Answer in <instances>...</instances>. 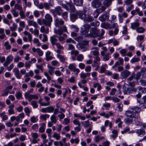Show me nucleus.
<instances>
[{"label":"nucleus","mask_w":146,"mask_h":146,"mask_svg":"<svg viewBox=\"0 0 146 146\" xmlns=\"http://www.w3.org/2000/svg\"><path fill=\"white\" fill-rule=\"evenodd\" d=\"M102 0H93L92 3V6L94 8H97L102 5Z\"/></svg>","instance_id":"20e7f679"},{"label":"nucleus","mask_w":146,"mask_h":146,"mask_svg":"<svg viewBox=\"0 0 146 146\" xmlns=\"http://www.w3.org/2000/svg\"><path fill=\"white\" fill-rule=\"evenodd\" d=\"M68 8L67 10L70 12H74L75 9L74 6L70 3H67Z\"/></svg>","instance_id":"ddd939ff"},{"label":"nucleus","mask_w":146,"mask_h":146,"mask_svg":"<svg viewBox=\"0 0 146 146\" xmlns=\"http://www.w3.org/2000/svg\"><path fill=\"white\" fill-rule=\"evenodd\" d=\"M54 32L55 33L59 35H61L63 34V33L64 32L68 33L67 28L65 26L60 27L58 30L54 29Z\"/></svg>","instance_id":"f257e3e1"},{"label":"nucleus","mask_w":146,"mask_h":146,"mask_svg":"<svg viewBox=\"0 0 146 146\" xmlns=\"http://www.w3.org/2000/svg\"><path fill=\"white\" fill-rule=\"evenodd\" d=\"M133 0H125L124 1L125 4L128 6L131 5Z\"/></svg>","instance_id":"69168bd1"},{"label":"nucleus","mask_w":146,"mask_h":146,"mask_svg":"<svg viewBox=\"0 0 146 146\" xmlns=\"http://www.w3.org/2000/svg\"><path fill=\"white\" fill-rule=\"evenodd\" d=\"M55 9L57 13H58L59 15H60L62 12V10L59 6H58L55 7Z\"/></svg>","instance_id":"c03bdc74"},{"label":"nucleus","mask_w":146,"mask_h":146,"mask_svg":"<svg viewBox=\"0 0 146 146\" xmlns=\"http://www.w3.org/2000/svg\"><path fill=\"white\" fill-rule=\"evenodd\" d=\"M31 104L34 108H36L38 107V105L37 102L35 101H33L31 102Z\"/></svg>","instance_id":"603ef678"},{"label":"nucleus","mask_w":146,"mask_h":146,"mask_svg":"<svg viewBox=\"0 0 146 146\" xmlns=\"http://www.w3.org/2000/svg\"><path fill=\"white\" fill-rule=\"evenodd\" d=\"M124 62L123 59L121 58H119L118 60L115 62L118 66L120 65H123V62Z\"/></svg>","instance_id":"c9c22d12"},{"label":"nucleus","mask_w":146,"mask_h":146,"mask_svg":"<svg viewBox=\"0 0 146 146\" xmlns=\"http://www.w3.org/2000/svg\"><path fill=\"white\" fill-rule=\"evenodd\" d=\"M50 39L52 44L53 45H55V44L57 43L56 42L58 41V39L55 35H53L51 36Z\"/></svg>","instance_id":"a878e982"},{"label":"nucleus","mask_w":146,"mask_h":146,"mask_svg":"<svg viewBox=\"0 0 146 146\" xmlns=\"http://www.w3.org/2000/svg\"><path fill=\"white\" fill-rule=\"evenodd\" d=\"M137 31L139 33H143L145 31V29L142 27H138L137 29Z\"/></svg>","instance_id":"5fc2aeb1"},{"label":"nucleus","mask_w":146,"mask_h":146,"mask_svg":"<svg viewBox=\"0 0 146 146\" xmlns=\"http://www.w3.org/2000/svg\"><path fill=\"white\" fill-rule=\"evenodd\" d=\"M67 37V35L66 34H63L62 36H60L58 37V40L61 42L63 43L65 38Z\"/></svg>","instance_id":"e433bc0d"},{"label":"nucleus","mask_w":146,"mask_h":146,"mask_svg":"<svg viewBox=\"0 0 146 146\" xmlns=\"http://www.w3.org/2000/svg\"><path fill=\"white\" fill-rule=\"evenodd\" d=\"M81 123L82 124L84 127L85 128H87L88 127H89L90 126L92 127V125L90 124L89 120L82 122Z\"/></svg>","instance_id":"4be33fe9"},{"label":"nucleus","mask_w":146,"mask_h":146,"mask_svg":"<svg viewBox=\"0 0 146 146\" xmlns=\"http://www.w3.org/2000/svg\"><path fill=\"white\" fill-rule=\"evenodd\" d=\"M50 115L47 114H42L40 116L41 119L44 120H46L47 118H48L49 117Z\"/></svg>","instance_id":"a19ab883"},{"label":"nucleus","mask_w":146,"mask_h":146,"mask_svg":"<svg viewBox=\"0 0 146 146\" xmlns=\"http://www.w3.org/2000/svg\"><path fill=\"white\" fill-rule=\"evenodd\" d=\"M68 68L70 70H73V71L74 70L77 69L76 67V65L74 63L70 64L68 66Z\"/></svg>","instance_id":"f704fd0d"},{"label":"nucleus","mask_w":146,"mask_h":146,"mask_svg":"<svg viewBox=\"0 0 146 146\" xmlns=\"http://www.w3.org/2000/svg\"><path fill=\"white\" fill-rule=\"evenodd\" d=\"M15 9H17L19 11L22 10L23 8L22 6L18 4H16L15 5Z\"/></svg>","instance_id":"09e8293b"},{"label":"nucleus","mask_w":146,"mask_h":146,"mask_svg":"<svg viewBox=\"0 0 146 146\" xmlns=\"http://www.w3.org/2000/svg\"><path fill=\"white\" fill-rule=\"evenodd\" d=\"M42 126L40 127L39 129V131L41 133H42L44 131L45 128L44 127L45 126V124L43 123L42 124Z\"/></svg>","instance_id":"de8ad7c7"},{"label":"nucleus","mask_w":146,"mask_h":146,"mask_svg":"<svg viewBox=\"0 0 146 146\" xmlns=\"http://www.w3.org/2000/svg\"><path fill=\"white\" fill-rule=\"evenodd\" d=\"M13 71L16 77L18 79H20L21 78L22 75L20 73L19 70L17 68H15L13 69Z\"/></svg>","instance_id":"f8f14e48"},{"label":"nucleus","mask_w":146,"mask_h":146,"mask_svg":"<svg viewBox=\"0 0 146 146\" xmlns=\"http://www.w3.org/2000/svg\"><path fill=\"white\" fill-rule=\"evenodd\" d=\"M23 33L25 36L23 37V40L25 42L28 40L29 42H31L32 40V37L30 33L26 31H24Z\"/></svg>","instance_id":"f03ea898"},{"label":"nucleus","mask_w":146,"mask_h":146,"mask_svg":"<svg viewBox=\"0 0 146 146\" xmlns=\"http://www.w3.org/2000/svg\"><path fill=\"white\" fill-rule=\"evenodd\" d=\"M90 33L91 36L94 38L99 36L100 35L99 30L95 27L91 29L90 30Z\"/></svg>","instance_id":"7ed1b4c3"},{"label":"nucleus","mask_w":146,"mask_h":146,"mask_svg":"<svg viewBox=\"0 0 146 146\" xmlns=\"http://www.w3.org/2000/svg\"><path fill=\"white\" fill-rule=\"evenodd\" d=\"M13 57L12 55H10L8 56L6 59V61L8 63H10L13 60Z\"/></svg>","instance_id":"6e6d98bb"},{"label":"nucleus","mask_w":146,"mask_h":146,"mask_svg":"<svg viewBox=\"0 0 146 146\" xmlns=\"http://www.w3.org/2000/svg\"><path fill=\"white\" fill-rule=\"evenodd\" d=\"M139 90V92H141V93H146V88H142L141 87L139 86L137 87Z\"/></svg>","instance_id":"3c124183"},{"label":"nucleus","mask_w":146,"mask_h":146,"mask_svg":"<svg viewBox=\"0 0 146 146\" xmlns=\"http://www.w3.org/2000/svg\"><path fill=\"white\" fill-rule=\"evenodd\" d=\"M125 115L131 118L134 117L135 116V113L134 111L128 110L126 111Z\"/></svg>","instance_id":"2eb2a0df"},{"label":"nucleus","mask_w":146,"mask_h":146,"mask_svg":"<svg viewBox=\"0 0 146 146\" xmlns=\"http://www.w3.org/2000/svg\"><path fill=\"white\" fill-rule=\"evenodd\" d=\"M78 17V16H77V13H76V14H72L70 15V19L72 22H74L76 19H77Z\"/></svg>","instance_id":"473e14b6"},{"label":"nucleus","mask_w":146,"mask_h":146,"mask_svg":"<svg viewBox=\"0 0 146 146\" xmlns=\"http://www.w3.org/2000/svg\"><path fill=\"white\" fill-rule=\"evenodd\" d=\"M94 60L93 61V63L92 65L93 67L96 66H99L100 62V58L98 56H96L94 57Z\"/></svg>","instance_id":"423d86ee"},{"label":"nucleus","mask_w":146,"mask_h":146,"mask_svg":"<svg viewBox=\"0 0 146 146\" xmlns=\"http://www.w3.org/2000/svg\"><path fill=\"white\" fill-rule=\"evenodd\" d=\"M4 46L5 47L6 50H9L11 48V45L9 44V43L8 41L5 42L4 43Z\"/></svg>","instance_id":"ea45409f"},{"label":"nucleus","mask_w":146,"mask_h":146,"mask_svg":"<svg viewBox=\"0 0 146 146\" xmlns=\"http://www.w3.org/2000/svg\"><path fill=\"white\" fill-rule=\"evenodd\" d=\"M70 122V119L68 118H66L64 119V121L62 123L65 125H68Z\"/></svg>","instance_id":"338daca9"},{"label":"nucleus","mask_w":146,"mask_h":146,"mask_svg":"<svg viewBox=\"0 0 146 146\" xmlns=\"http://www.w3.org/2000/svg\"><path fill=\"white\" fill-rule=\"evenodd\" d=\"M44 99L47 102L46 103H45L46 104V105H45V106H47L50 105V102L49 101L50 100V98L48 96H44Z\"/></svg>","instance_id":"e2e57ef3"},{"label":"nucleus","mask_w":146,"mask_h":146,"mask_svg":"<svg viewBox=\"0 0 146 146\" xmlns=\"http://www.w3.org/2000/svg\"><path fill=\"white\" fill-rule=\"evenodd\" d=\"M51 121L52 122L54 123H56L57 122V120L56 117L55 115H52L50 118Z\"/></svg>","instance_id":"49530a36"},{"label":"nucleus","mask_w":146,"mask_h":146,"mask_svg":"<svg viewBox=\"0 0 146 146\" xmlns=\"http://www.w3.org/2000/svg\"><path fill=\"white\" fill-rule=\"evenodd\" d=\"M93 103V102L92 101H88L86 104V106L87 107H89L90 106H91L90 109V110H92L94 108V106L93 105H92Z\"/></svg>","instance_id":"13d9d810"},{"label":"nucleus","mask_w":146,"mask_h":146,"mask_svg":"<svg viewBox=\"0 0 146 146\" xmlns=\"http://www.w3.org/2000/svg\"><path fill=\"white\" fill-rule=\"evenodd\" d=\"M5 36L4 33V30L3 28H0V39H3Z\"/></svg>","instance_id":"c756f323"},{"label":"nucleus","mask_w":146,"mask_h":146,"mask_svg":"<svg viewBox=\"0 0 146 146\" xmlns=\"http://www.w3.org/2000/svg\"><path fill=\"white\" fill-rule=\"evenodd\" d=\"M44 8L46 9L49 10L50 9V6L53 7L54 5V1L53 0H50L48 3L45 2L43 3Z\"/></svg>","instance_id":"39448f33"},{"label":"nucleus","mask_w":146,"mask_h":146,"mask_svg":"<svg viewBox=\"0 0 146 146\" xmlns=\"http://www.w3.org/2000/svg\"><path fill=\"white\" fill-rule=\"evenodd\" d=\"M40 31L42 33L47 34L49 32V29L48 28L46 29L44 26H42L40 28Z\"/></svg>","instance_id":"cd10ccee"},{"label":"nucleus","mask_w":146,"mask_h":146,"mask_svg":"<svg viewBox=\"0 0 146 146\" xmlns=\"http://www.w3.org/2000/svg\"><path fill=\"white\" fill-rule=\"evenodd\" d=\"M109 18V16L107 15H103L99 17V19L102 21H104Z\"/></svg>","instance_id":"72a5a7b5"},{"label":"nucleus","mask_w":146,"mask_h":146,"mask_svg":"<svg viewBox=\"0 0 146 146\" xmlns=\"http://www.w3.org/2000/svg\"><path fill=\"white\" fill-rule=\"evenodd\" d=\"M111 3V0H105L103 4L105 7H107L110 5Z\"/></svg>","instance_id":"4c0bfd02"},{"label":"nucleus","mask_w":146,"mask_h":146,"mask_svg":"<svg viewBox=\"0 0 146 146\" xmlns=\"http://www.w3.org/2000/svg\"><path fill=\"white\" fill-rule=\"evenodd\" d=\"M74 4L77 6H80L82 5L83 0H73Z\"/></svg>","instance_id":"b1692460"},{"label":"nucleus","mask_w":146,"mask_h":146,"mask_svg":"<svg viewBox=\"0 0 146 146\" xmlns=\"http://www.w3.org/2000/svg\"><path fill=\"white\" fill-rule=\"evenodd\" d=\"M136 132L138 136H140L141 135H143L145 133V131L143 129H138L137 131Z\"/></svg>","instance_id":"7c9ffc66"},{"label":"nucleus","mask_w":146,"mask_h":146,"mask_svg":"<svg viewBox=\"0 0 146 146\" xmlns=\"http://www.w3.org/2000/svg\"><path fill=\"white\" fill-rule=\"evenodd\" d=\"M107 66V65L106 64L102 65L101 67L100 72L101 73L104 72L105 71L106 68Z\"/></svg>","instance_id":"79ce46f5"},{"label":"nucleus","mask_w":146,"mask_h":146,"mask_svg":"<svg viewBox=\"0 0 146 146\" xmlns=\"http://www.w3.org/2000/svg\"><path fill=\"white\" fill-rule=\"evenodd\" d=\"M110 53H108L104 55L103 57V60L104 61H107L110 58L109 56Z\"/></svg>","instance_id":"680f3d73"},{"label":"nucleus","mask_w":146,"mask_h":146,"mask_svg":"<svg viewBox=\"0 0 146 146\" xmlns=\"http://www.w3.org/2000/svg\"><path fill=\"white\" fill-rule=\"evenodd\" d=\"M130 109L137 113H139L141 111L140 108L137 106H132L130 107Z\"/></svg>","instance_id":"bb28decb"},{"label":"nucleus","mask_w":146,"mask_h":146,"mask_svg":"<svg viewBox=\"0 0 146 146\" xmlns=\"http://www.w3.org/2000/svg\"><path fill=\"white\" fill-rule=\"evenodd\" d=\"M83 44L84 45L82 44H79L77 46V47L79 50H82V51H85L87 48L85 47L84 45H87L88 44V42L86 41L83 42Z\"/></svg>","instance_id":"9b49d317"},{"label":"nucleus","mask_w":146,"mask_h":146,"mask_svg":"<svg viewBox=\"0 0 146 146\" xmlns=\"http://www.w3.org/2000/svg\"><path fill=\"white\" fill-rule=\"evenodd\" d=\"M11 12L14 17H17L19 15V13L16 11L15 9H12L11 10Z\"/></svg>","instance_id":"58836bf2"},{"label":"nucleus","mask_w":146,"mask_h":146,"mask_svg":"<svg viewBox=\"0 0 146 146\" xmlns=\"http://www.w3.org/2000/svg\"><path fill=\"white\" fill-rule=\"evenodd\" d=\"M37 22L38 24L40 25H44L47 26V24L44 19H38L37 20Z\"/></svg>","instance_id":"412c9836"},{"label":"nucleus","mask_w":146,"mask_h":146,"mask_svg":"<svg viewBox=\"0 0 146 146\" xmlns=\"http://www.w3.org/2000/svg\"><path fill=\"white\" fill-rule=\"evenodd\" d=\"M19 14L21 19L25 18L26 16L24 13V11L22 10L19 11Z\"/></svg>","instance_id":"774afa93"},{"label":"nucleus","mask_w":146,"mask_h":146,"mask_svg":"<svg viewBox=\"0 0 146 146\" xmlns=\"http://www.w3.org/2000/svg\"><path fill=\"white\" fill-rule=\"evenodd\" d=\"M131 28L133 30H136L137 29L139 26V23L137 22H134L131 23Z\"/></svg>","instance_id":"aec40b11"},{"label":"nucleus","mask_w":146,"mask_h":146,"mask_svg":"<svg viewBox=\"0 0 146 146\" xmlns=\"http://www.w3.org/2000/svg\"><path fill=\"white\" fill-rule=\"evenodd\" d=\"M123 89L124 94H127L129 88L126 87L125 85H124L123 87Z\"/></svg>","instance_id":"8fccbe9b"},{"label":"nucleus","mask_w":146,"mask_h":146,"mask_svg":"<svg viewBox=\"0 0 146 146\" xmlns=\"http://www.w3.org/2000/svg\"><path fill=\"white\" fill-rule=\"evenodd\" d=\"M66 139L65 138H63L61 141H59V145L60 146H63L64 144L65 143Z\"/></svg>","instance_id":"864d4df0"},{"label":"nucleus","mask_w":146,"mask_h":146,"mask_svg":"<svg viewBox=\"0 0 146 146\" xmlns=\"http://www.w3.org/2000/svg\"><path fill=\"white\" fill-rule=\"evenodd\" d=\"M94 20V18L92 16L89 15H86L84 21L87 22H91Z\"/></svg>","instance_id":"4468645a"},{"label":"nucleus","mask_w":146,"mask_h":146,"mask_svg":"<svg viewBox=\"0 0 146 146\" xmlns=\"http://www.w3.org/2000/svg\"><path fill=\"white\" fill-rule=\"evenodd\" d=\"M25 98L27 99L29 102L32 100V94H30L29 92H26L24 94Z\"/></svg>","instance_id":"6ab92c4d"},{"label":"nucleus","mask_w":146,"mask_h":146,"mask_svg":"<svg viewBox=\"0 0 146 146\" xmlns=\"http://www.w3.org/2000/svg\"><path fill=\"white\" fill-rule=\"evenodd\" d=\"M100 26L102 28L106 29H110V24L108 23H102L101 24Z\"/></svg>","instance_id":"393cba45"},{"label":"nucleus","mask_w":146,"mask_h":146,"mask_svg":"<svg viewBox=\"0 0 146 146\" xmlns=\"http://www.w3.org/2000/svg\"><path fill=\"white\" fill-rule=\"evenodd\" d=\"M45 18L47 26L50 27L51 23L52 21V18L51 16L49 14H47L45 16Z\"/></svg>","instance_id":"6e6552de"},{"label":"nucleus","mask_w":146,"mask_h":146,"mask_svg":"<svg viewBox=\"0 0 146 146\" xmlns=\"http://www.w3.org/2000/svg\"><path fill=\"white\" fill-rule=\"evenodd\" d=\"M125 122L126 124H131L132 123L133 120L129 118H126L125 119Z\"/></svg>","instance_id":"bf43d9fd"},{"label":"nucleus","mask_w":146,"mask_h":146,"mask_svg":"<svg viewBox=\"0 0 146 146\" xmlns=\"http://www.w3.org/2000/svg\"><path fill=\"white\" fill-rule=\"evenodd\" d=\"M15 106L13 104H11L9 106V109L8 110V114L11 115L15 114L14 108Z\"/></svg>","instance_id":"dca6fc26"},{"label":"nucleus","mask_w":146,"mask_h":146,"mask_svg":"<svg viewBox=\"0 0 146 146\" xmlns=\"http://www.w3.org/2000/svg\"><path fill=\"white\" fill-rule=\"evenodd\" d=\"M52 137L55 138L57 140H59L60 137V135L56 132H54Z\"/></svg>","instance_id":"a18cd8bd"},{"label":"nucleus","mask_w":146,"mask_h":146,"mask_svg":"<svg viewBox=\"0 0 146 146\" xmlns=\"http://www.w3.org/2000/svg\"><path fill=\"white\" fill-rule=\"evenodd\" d=\"M86 11L84 9L82 11H79L77 12V15L79 18L84 20L86 15Z\"/></svg>","instance_id":"0eeeda50"},{"label":"nucleus","mask_w":146,"mask_h":146,"mask_svg":"<svg viewBox=\"0 0 146 146\" xmlns=\"http://www.w3.org/2000/svg\"><path fill=\"white\" fill-rule=\"evenodd\" d=\"M146 70L145 68H142L140 72H137L136 75H135V78L136 80H138L139 79L140 76H141V73L143 71H144Z\"/></svg>","instance_id":"5701e85b"},{"label":"nucleus","mask_w":146,"mask_h":146,"mask_svg":"<svg viewBox=\"0 0 146 146\" xmlns=\"http://www.w3.org/2000/svg\"><path fill=\"white\" fill-rule=\"evenodd\" d=\"M28 24L29 26H32L35 28H37L38 25L37 23L34 20H29L28 21Z\"/></svg>","instance_id":"f3484780"},{"label":"nucleus","mask_w":146,"mask_h":146,"mask_svg":"<svg viewBox=\"0 0 146 146\" xmlns=\"http://www.w3.org/2000/svg\"><path fill=\"white\" fill-rule=\"evenodd\" d=\"M131 74L130 72L127 70H125L121 73V76L122 78H126Z\"/></svg>","instance_id":"1a4fd4ad"},{"label":"nucleus","mask_w":146,"mask_h":146,"mask_svg":"<svg viewBox=\"0 0 146 146\" xmlns=\"http://www.w3.org/2000/svg\"><path fill=\"white\" fill-rule=\"evenodd\" d=\"M104 138V137L103 136H97L95 137V141L96 142H98L102 140Z\"/></svg>","instance_id":"37998d69"},{"label":"nucleus","mask_w":146,"mask_h":146,"mask_svg":"<svg viewBox=\"0 0 146 146\" xmlns=\"http://www.w3.org/2000/svg\"><path fill=\"white\" fill-rule=\"evenodd\" d=\"M47 67L48 69V72L51 75H52L55 68L50 65H48Z\"/></svg>","instance_id":"c85d7f7f"},{"label":"nucleus","mask_w":146,"mask_h":146,"mask_svg":"<svg viewBox=\"0 0 146 146\" xmlns=\"http://www.w3.org/2000/svg\"><path fill=\"white\" fill-rule=\"evenodd\" d=\"M118 31L119 29L117 28H115L114 31L112 30H110L108 32V34L110 36L116 35L117 34Z\"/></svg>","instance_id":"a211bd4d"},{"label":"nucleus","mask_w":146,"mask_h":146,"mask_svg":"<svg viewBox=\"0 0 146 146\" xmlns=\"http://www.w3.org/2000/svg\"><path fill=\"white\" fill-rule=\"evenodd\" d=\"M140 61L139 58H133L130 60V62L131 63H134Z\"/></svg>","instance_id":"0e129e2a"},{"label":"nucleus","mask_w":146,"mask_h":146,"mask_svg":"<svg viewBox=\"0 0 146 146\" xmlns=\"http://www.w3.org/2000/svg\"><path fill=\"white\" fill-rule=\"evenodd\" d=\"M55 24L56 27H59L61 25H63L64 23V21L61 19L58 18L56 19L55 20Z\"/></svg>","instance_id":"9d476101"},{"label":"nucleus","mask_w":146,"mask_h":146,"mask_svg":"<svg viewBox=\"0 0 146 146\" xmlns=\"http://www.w3.org/2000/svg\"><path fill=\"white\" fill-rule=\"evenodd\" d=\"M57 58L60 59L61 62H63L65 61V59L63 56L59 54H57Z\"/></svg>","instance_id":"052dcab7"},{"label":"nucleus","mask_w":146,"mask_h":146,"mask_svg":"<svg viewBox=\"0 0 146 146\" xmlns=\"http://www.w3.org/2000/svg\"><path fill=\"white\" fill-rule=\"evenodd\" d=\"M15 96L18 99L22 98V94L20 92H17L15 94Z\"/></svg>","instance_id":"4d7b16f0"},{"label":"nucleus","mask_w":146,"mask_h":146,"mask_svg":"<svg viewBox=\"0 0 146 146\" xmlns=\"http://www.w3.org/2000/svg\"><path fill=\"white\" fill-rule=\"evenodd\" d=\"M83 26L85 30V31L84 30L83 31V33H87L90 27V26L88 24H85Z\"/></svg>","instance_id":"2f4dec72"}]
</instances>
